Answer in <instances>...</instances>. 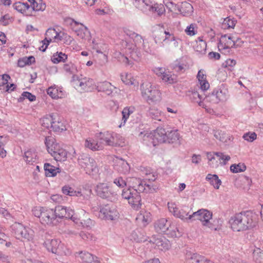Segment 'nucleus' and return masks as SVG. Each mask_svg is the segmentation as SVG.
Here are the masks:
<instances>
[{
  "instance_id": "1",
  "label": "nucleus",
  "mask_w": 263,
  "mask_h": 263,
  "mask_svg": "<svg viewBox=\"0 0 263 263\" xmlns=\"http://www.w3.org/2000/svg\"><path fill=\"white\" fill-rule=\"evenodd\" d=\"M257 223L256 215L249 211L236 213L229 220L231 229L237 232L251 229L255 227Z\"/></svg>"
},
{
  "instance_id": "2",
  "label": "nucleus",
  "mask_w": 263,
  "mask_h": 263,
  "mask_svg": "<svg viewBox=\"0 0 263 263\" xmlns=\"http://www.w3.org/2000/svg\"><path fill=\"white\" fill-rule=\"evenodd\" d=\"M45 144L49 154L57 161H64L67 158V152L57 143L55 139L51 136L45 138Z\"/></svg>"
},
{
  "instance_id": "3",
  "label": "nucleus",
  "mask_w": 263,
  "mask_h": 263,
  "mask_svg": "<svg viewBox=\"0 0 263 263\" xmlns=\"http://www.w3.org/2000/svg\"><path fill=\"white\" fill-rule=\"evenodd\" d=\"M54 211L56 218L70 219L75 223L80 224L83 227H89V224H91V220L89 218L87 220V224H86L85 222L81 221L75 216L74 210L70 207L58 205L55 206Z\"/></svg>"
},
{
  "instance_id": "4",
  "label": "nucleus",
  "mask_w": 263,
  "mask_h": 263,
  "mask_svg": "<svg viewBox=\"0 0 263 263\" xmlns=\"http://www.w3.org/2000/svg\"><path fill=\"white\" fill-rule=\"evenodd\" d=\"M141 90L143 98L148 103L157 102L161 99L160 90L151 83H143L141 85Z\"/></svg>"
},
{
  "instance_id": "5",
  "label": "nucleus",
  "mask_w": 263,
  "mask_h": 263,
  "mask_svg": "<svg viewBox=\"0 0 263 263\" xmlns=\"http://www.w3.org/2000/svg\"><path fill=\"white\" fill-rule=\"evenodd\" d=\"M79 165L83 168L86 174L95 176L99 173V168L95 160L90 158L88 155L83 154L80 155L78 159Z\"/></svg>"
},
{
  "instance_id": "6",
  "label": "nucleus",
  "mask_w": 263,
  "mask_h": 263,
  "mask_svg": "<svg viewBox=\"0 0 263 263\" xmlns=\"http://www.w3.org/2000/svg\"><path fill=\"white\" fill-rule=\"evenodd\" d=\"M192 221L199 220L204 226L207 227L212 230H217L219 228L213 222L210 221L212 219V213L208 210L201 209L196 212L192 213Z\"/></svg>"
},
{
  "instance_id": "7",
  "label": "nucleus",
  "mask_w": 263,
  "mask_h": 263,
  "mask_svg": "<svg viewBox=\"0 0 263 263\" xmlns=\"http://www.w3.org/2000/svg\"><path fill=\"white\" fill-rule=\"evenodd\" d=\"M169 211L176 217L179 218L184 221H192V213L191 209L188 206H184L179 209L175 203H168Z\"/></svg>"
},
{
  "instance_id": "8",
  "label": "nucleus",
  "mask_w": 263,
  "mask_h": 263,
  "mask_svg": "<svg viewBox=\"0 0 263 263\" xmlns=\"http://www.w3.org/2000/svg\"><path fill=\"white\" fill-rule=\"evenodd\" d=\"M97 195L103 199L112 201L117 199V192L112 186L108 183H99L95 189Z\"/></svg>"
},
{
  "instance_id": "9",
  "label": "nucleus",
  "mask_w": 263,
  "mask_h": 263,
  "mask_svg": "<svg viewBox=\"0 0 263 263\" xmlns=\"http://www.w3.org/2000/svg\"><path fill=\"white\" fill-rule=\"evenodd\" d=\"M141 192L135 189L128 188L122 191V196L128 200V203L133 209L138 210L141 205Z\"/></svg>"
},
{
  "instance_id": "10",
  "label": "nucleus",
  "mask_w": 263,
  "mask_h": 263,
  "mask_svg": "<svg viewBox=\"0 0 263 263\" xmlns=\"http://www.w3.org/2000/svg\"><path fill=\"white\" fill-rule=\"evenodd\" d=\"M94 212L98 211V217L102 219L114 220L119 217V213L114 205L106 204L100 208H93Z\"/></svg>"
},
{
  "instance_id": "11",
  "label": "nucleus",
  "mask_w": 263,
  "mask_h": 263,
  "mask_svg": "<svg viewBox=\"0 0 263 263\" xmlns=\"http://www.w3.org/2000/svg\"><path fill=\"white\" fill-rule=\"evenodd\" d=\"M44 246L49 252L54 254L67 255L69 253L64 245L58 239H47L44 242Z\"/></svg>"
},
{
  "instance_id": "12",
  "label": "nucleus",
  "mask_w": 263,
  "mask_h": 263,
  "mask_svg": "<svg viewBox=\"0 0 263 263\" xmlns=\"http://www.w3.org/2000/svg\"><path fill=\"white\" fill-rule=\"evenodd\" d=\"M46 37L42 41L43 45L40 47V50L45 51L47 48L48 45L52 41H61L62 40L65 33L63 32H58L54 28H49L45 33Z\"/></svg>"
},
{
  "instance_id": "13",
  "label": "nucleus",
  "mask_w": 263,
  "mask_h": 263,
  "mask_svg": "<svg viewBox=\"0 0 263 263\" xmlns=\"http://www.w3.org/2000/svg\"><path fill=\"white\" fill-rule=\"evenodd\" d=\"M154 72L165 83L172 84L177 82L176 76L167 71L164 68L156 67L154 68Z\"/></svg>"
},
{
  "instance_id": "14",
  "label": "nucleus",
  "mask_w": 263,
  "mask_h": 263,
  "mask_svg": "<svg viewBox=\"0 0 263 263\" xmlns=\"http://www.w3.org/2000/svg\"><path fill=\"white\" fill-rule=\"evenodd\" d=\"M147 137L152 139V143L154 146L159 143H164L167 141V133L162 127H158L153 134Z\"/></svg>"
},
{
  "instance_id": "15",
  "label": "nucleus",
  "mask_w": 263,
  "mask_h": 263,
  "mask_svg": "<svg viewBox=\"0 0 263 263\" xmlns=\"http://www.w3.org/2000/svg\"><path fill=\"white\" fill-rule=\"evenodd\" d=\"M116 134L111 132H100L96 135V137L99 140L101 145L113 146L116 144L115 137Z\"/></svg>"
},
{
  "instance_id": "16",
  "label": "nucleus",
  "mask_w": 263,
  "mask_h": 263,
  "mask_svg": "<svg viewBox=\"0 0 263 263\" xmlns=\"http://www.w3.org/2000/svg\"><path fill=\"white\" fill-rule=\"evenodd\" d=\"M233 36L225 34L222 35L218 45L219 50L222 53L229 52L231 48L234 47Z\"/></svg>"
},
{
  "instance_id": "17",
  "label": "nucleus",
  "mask_w": 263,
  "mask_h": 263,
  "mask_svg": "<svg viewBox=\"0 0 263 263\" xmlns=\"http://www.w3.org/2000/svg\"><path fill=\"white\" fill-rule=\"evenodd\" d=\"M96 87L98 91L102 92L108 96L112 97L117 93V87L108 81L98 82Z\"/></svg>"
},
{
  "instance_id": "18",
  "label": "nucleus",
  "mask_w": 263,
  "mask_h": 263,
  "mask_svg": "<svg viewBox=\"0 0 263 263\" xmlns=\"http://www.w3.org/2000/svg\"><path fill=\"white\" fill-rule=\"evenodd\" d=\"M76 257L82 263H100L98 258L86 251H81L75 253Z\"/></svg>"
},
{
  "instance_id": "19",
  "label": "nucleus",
  "mask_w": 263,
  "mask_h": 263,
  "mask_svg": "<svg viewBox=\"0 0 263 263\" xmlns=\"http://www.w3.org/2000/svg\"><path fill=\"white\" fill-rule=\"evenodd\" d=\"M41 222L43 224H55L57 222L54 210L45 208L41 218Z\"/></svg>"
},
{
  "instance_id": "20",
  "label": "nucleus",
  "mask_w": 263,
  "mask_h": 263,
  "mask_svg": "<svg viewBox=\"0 0 263 263\" xmlns=\"http://www.w3.org/2000/svg\"><path fill=\"white\" fill-rule=\"evenodd\" d=\"M155 3L153 0H135L134 5L143 13L149 15L150 10Z\"/></svg>"
},
{
  "instance_id": "21",
  "label": "nucleus",
  "mask_w": 263,
  "mask_h": 263,
  "mask_svg": "<svg viewBox=\"0 0 263 263\" xmlns=\"http://www.w3.org/2000/svg\"><path fill=\"white\" fill-rule=\"evenodd\" d=\"M164 38L162 42V46L165 44L170 45L171 43H172V46L175 48L179 46V43L181 41L179 38L176 37L173 33L168 30L164 31Z\"/></svg>"
},
{
  "instance_id": "22",
  "label": "nucleus",
  "mask_w": 263,
  "mask_h": 263,
  "mask_svg": "<svg viewBox=\"0 0 263 263\" xmlns=\"http://www.w3.org/2000/svg\"><path fill=\"white\" fill-rule=\"evenodd\" d=\"M114 169L120 173L126 174L130 171L129 164L122 158H117L115 161Z\"/></svg>"
},
{
  "instance_id": "23",
  "label": "nucleus",
  "mask_w": 263,
  "mask_h": 263,
  "mask_svg": "<svg viewBox=\"0 0 263 263\" xmlns=\"http://www.w3.org/2000/svg\"><path fill=\"white\" fill-rule=\"evenodd\" d=\"M126 180L128 188L135 189L139 192H143L145 190L144 182L141 179L136 177H128L126 178Z\"/></svg>"
},
{
  "instance_id": "24",
  "label": "nucleus",
  "mask_w": 263,
  "mask_h": 263,
  "mask_svg": "<svg viewBox=\"0 0 263 263\" xmlns=\"http://www.w3.org/2000/svg\"><path fill=\"white\" fill-rule=\"evenodd\" d=\"M253 251V258L257 263H263V246L259 242L254 243Z\"/></svg>"
},
{
  "instance_id": "25",
  "label": "nucleus",
  "mask_w": 263,
  "mask_h": 263,
  "mask_svg": "<svg viewBox=\"0 0 263 263\" xmlns=\"http://www.w3.org/2000/svg\"><path fill=\"white\" fill-rule=\"evenodd\" d=\"M151 241L155 245V248L161 251L167 250L170 247L169 241L161 236L153 238Z\"/></svg>"
},
{
  "instance_id": "26",
  "label": "nucleus",
  "mask_w": 263,
  "mask_h": 263,
  "mask_svg": "<svg viewBox=\"0 0 263 263\" xmlns=\"http://www.w3.org/2000/svg\"><path fill=\"white\" fill-rule=\"evenodd\" d=\"M155 229L158 233H166L169 229L172 228L171 223L165 218H161L155 223Z\"/></svg>"
},
{
  "instance_id": "27",
  "label": "nucleus",
  "mask_w": 263,
  "mask_h": 263,
  "mask_svg": "<svg viewBox=\"0 0 263 263\" xmlns=\"http://www.w3.org/2000/svg\"><path fill=\"white\" fill-rule=\"evenodd\" d=\"M171 68L174 72L181 73L189 69V66L183 59L177 60L171 65Z\"/></svg>"
},
{
  "instance_id": "28",
  "label": "nucleus",
  "mask_w": 263,
  "mask_h": 263,
  "mask_svg": "<svg viewBox=\"0 0 263 263\" xmlns=\"http://www.w3.org/2000/svg\"><path fill=\"white\" fill-rule=\"evenodd\" d=\"M94 81L92 79L84 78L81 80H78L75 83V86L77 88L80 87L84 91H89L94 85Z\"/></svg>"
},
{
  "instance_id": "29",
  "label": "nucleus",
  "mask_w": 263,
  "mask_h": 263,
  "mask_svg": "<svg viewBox=\"0 0 263 263\" xmlns=\"http://www.w3.org/2000/svg\"><path fill=\"white\" fill-rule=\"evenodd\" d=\"M51 129L56 132H60L66 129L64 120L56 114H55Z\"/></svg>"
},
{
  "instance_id": "30",
  "label": "nucleus",
  "mask_w": 263,
  "mask_h": 263,
  "mask_svg": "<svg viewBox=\"0 0 263 263\" xmlns=\"http://www.w3.org/2000/svg\"><path fill=\"white\" fill-rule=\"evenodd\" d=\"M64 71L67 74L72 76V80L75 81L76 74L78 72L77 65L72 62H69L64 64L63 67Z\"/></svg>"
},
{
  "instance_id": "31",
  "label": "nucleus",
  "mask_w": 263,
  "mask_h": 263,
  "mask_svg": "<svg viewBox=\"0 0 263 263\" xmlns=\"http://www.w3.org/2000/svg\"><path fill=\"white\" fill-rule=\"evenodd\" d=\"M197 78L200 88L202 91H205L210 88V84L206 79V75L203 70L200 69L198 71Z\"/></svg>"
},
{
  "instance_id": "32",
  "label": "nucleus",
  "mask_w": 263,
  "mask_h": 263,
  "mask_svg": "<svg viewBox=\"0 0 263 263\" xmlns=\"http://www.w3.org/2000/svg\"><path fill=\"white\" fill-rule=\"evenodd\" d=\"M151 214L149 212L142 210L137 215L136 220L138 223L146 226L151 221Z\"/></svg>"
},
{
  "instance_id": "33",
  "label": "nucleus",
  "mask_w": 263,
  "mask_h": 263,
  "mask_svg": "<svg viewBox=\"0 0 263 263\" xmlns=\"http://www.w3.org/2000/svg\"><path fill=\"white\" fill-rule=\"evenodd\" d=\"M135 107L133 106H126L123 108L122 111L121 122L119 125V127L121 128L125 125L129 116L135 111Z\"/></svg>"
},
{
  "instance_id": "34",
  "label": "nucleus",
  "mask_w": 263,
  "mask_h": 263,
  "mask_svg": "<svg viewBox=\"0 0 263 263\" xmlns=\"http://www.w3.org/2000/svg\"><path fill=\"white\" fill-rule=\"evenodd\" d=\"M130 37L134 38L136 42H139L142 43L143 48L146 52H151L152 49L149 46V43L147 40H144L139 34L135 32H131L129 34L127 33Z\"/></svg>"
},
{
  "instance_id": "35",
  "label": "nucleus",
  "mask_w": 263,
  "mask_h": 263,
  "mask_svg": "<svg viewBox=\"0 0 263 263\" xmlns=\"http://www.w3.org/2000/svg\"><path fill=\"white\" fill-rule=\"evenodd\" d=\"M204 257L197 253L189 252L185 255V263H201Z\"/></svg>"
},
{
  "instance_id": "36",
  "label": "nucleus",
  "mask_w": 263,
  "mask_h": 263,
  "mask_svg": "<svg viewBox=\"0 0 263 263\" xmlns=\"http://www.w3.org/2000/svg\"><path fill=\"white\" fill-rule=\"evenodd\" d=\"M47 92L53 99L61 98L64 96L62 88L58 87L55 85L49 87Z\"/></svg>"
},
{
  "instance_id": "37",
  "label": "nucleus",
  "mask_w": 263,
  "mask_h": 263,
  "mask_svg": "<svg viewBox=\"0 0 263 263\" xmlns=\"http://www.w3.org/2000/svg\"><path fill=\"white\" fill-rule=\"evenodd\" d=\"M214 136L217 139L223 143H228L233 140V137L232 136L227 134L221 130H214Z\"/></svg>"
},
{
  "instance_id": "38",
  "label": "nucleus",
  "mask_w": 263,
  "mask_h": 263,
  "mask_svg": "<svg viewBox=\"0 0 263 263\" xmlns=\"http://www.w3.org/2000/svg\"><path fill=\"white\" fill-rule=\"evenodd\" d=\"M24 159L28 164H33L37 162L38 157L35 151L30 149L25 153Z\"/></svg>"
},
{
  "instance_id": "39",
  "label": "nucleus",
  "mask_w": 263,
  "mask_h": 263,
  "mask_svg": "<svg viewBox=\"0 0 263 263\" xmlns=\"http://www.w3.org/2000/svg\"><path fill=\"white\" fill-rule=\"evenodd\" d=\"M216 95L219 102L226 101L229 97L228 90L223 85L217 89H215Z\"/></svg>"
},
{
  "instance_id": "40",
  "label": "nucleus",
  "mask_w": 263,
  "mask_h": 263,
  "mask_svg": "<svg viewBox=\"0 0 263 263\" xmlns=\"http://www.w3.org/2000/svg\"><path fill=\"white\" fill-rule=\"evenodd\" d=\"M45 175L47 177H54L60 173V168L51 165L49 163H45L44 165Z\"/></svg>"
},
{
  "instance_id": "41",
  "label": "nucleus",
  "mask_w": 263,
  "mask_h": 263,
  "mask_svg": "<svg viewBox=\"0 0 263 263\" xmlns=\"http://www.w3.org/2000/svg\"><path fill=\"white\" fill-rule=\"evenodd\" d=\"M205 180L209 181L210 184L215 189H219L220 185L221 184V181L219 179L217 175H212L208 174L206 177Z\"/></svg>"
},
{
  "instance_id": "42",
  "label": "nucleus",
  "mask_w": 263,
  "mask_h": 263,
  "mask_svg": "<svg viewBox=\"0 0 263 263\" xmlns=\"http://www.w3.org/2000/svg\"><path fill=\"white\" fill-rule=\"evenodd\" d=\"M62 192L70 196L80 197L83 196L81 190H75L73 187L68 185H65L62 187Z\"/></svg>"
},
{
  "instance_id": "43",
  "label": "nucleus",
  "mask_w": 263,
  "mask_h": 263,
  "mask_svg": "<svg viewBox=\"0 0 263 263\" xmlns=\"http://www.w3.org/2000/svg\"><path fill=\"white\" fill-rule=\"evenodd\" d=\"M167 141L168 143H180V136L178 132V130H172L170 132H167Z\"/></svg>"
},
{
  "instance_id": "44",
  "label": "nucleus",
  "mask_w": 263,
  "mask_h": 263,
  "mask_svg": "<svg viewBox=\"0 0 263 263\" xmlns=\"http://www.w3.org/2000/svg\"><path fill=\"white\" fill-rule=\"evenodd\" d=\"M165 12V9L162 4L155 3L150 10L149 14H155L157 16H160Z\"/></svg>"
},
{
  "instance_id": "45",
  "label": "nucleus",
  "mask_w": 263,
  "mask_h": 263,
  "mask_svg": "<svg viewBox=\"0 0 263 263\" xmlns=\"http://www.w3.org/2000/svg\"><path fill=\"white\" fill-rule=\"evenodd\" d=\"M85 146L92 151H99L103 148V145L100 142H96L92 139H86L85 142Z\"/></svg>"
},
{
  "instance_id": "46",
  "label": "nucleus",
  "mask_w": 263,
  "mask_h": 263,
  "mask_svg": "<svg viewBox=\"0 0 263 263\" xmlns=\"http://www.w3.org/2000/svg\"><path fill=\"white\" fill-rule=\"evenodd\" d=\"M21 236H18V239H25L27 241H31L34 237V231L28 227H24V230H23L22 233L20 234Z\"/></svg>"
},
{
  "instance_id": "47",
  "label": "nucleus",
  "mask_w": 263,
  "mask_h": 263,
  "mask_svg": "<svg viewBox=\"0 0 263 263\" xmlns=\"http://www.w3.org/2000/svg\"><path fill=\"white\" fill-rule=\"evenodd\" d=\"M31 4L32 9L35 11H43L45 10L46 5L42 0H28Z\"/></svg>"
},
{
  "instance_id": "48",
  "label": "nucleus",
  "mask_w": 263,
  "mask_h": 263,
  "mask_svg": "<svg viewBox=\"0 0 263 263\" xmlns=\"http://www.w3.org/2000/svg\"><path fill=\"white\" fill-rule=\"evenodd\" d=\"M196 42L195 50L201 53H205L206 49V43L203 40V37H198Z\"/></svg>"
},
{
  "instance_id": "49",
  "label": "nucleus",
  "mask_w": 263,
  "mask_h": 263,
  "mask_svg": "<svg viewBox=\"0 0 263 263\" xmlns=\"http://www.w3.org/2000/svg\"><path fill=\"white\" fill-rule=\"evenodd\" d=\"M11 229L12 234L18 239V236H21L20 234L24 230V226L20 223L15 222L11 226Z\"/></svg>"
},
{
  "instance_id": "50",
  "label": "nucleus",
  "mask_w": 263,
  "mask_h": 263,
  "mask_svg": "<svg viewBox=\"0 0 263 263\" xmlns=\"http://www.w3.org/2000/svg\"><path fill=\"white\" fill-rule=\"evenodd\" d=\"M190 98L192 102L197 103L200 106L204 107V104L202 101L203 97L198 92L196 91H192L190 95Z\"/></svg>"
},
{
  "instance_id": "51",
  "label": "nucleus",
  "mask_w": 263,
  "mask_h": 263,
  "mask_svg": "<svg viewBox=\"0 0 263 263\" xmlns=\"http://www.w3.org/2000/svg\"><path fill=\"white\" fill-rule=\"evenodd\" d=\"M13 7L17 11L26 14L27 11L30 9V6L27 3H24L20 2L15 3Z\"/></svg>"
},
{
  "instance_id": "52",
  "label": "nucleus",
  "mask_w": 263,
  "mask_h": 263,
  "mask_svg": "<svg viewBox=\"0 0 263 263\" xmlns=\"http://www.w3.org/2000/svg\"><path fill=\"white\" fill-rule=\"evenodd\" d=\"M67 59V55L62 52H57L51 58V61L54 64L65 62Z\"/></svg>"
},
{
  "instance_id": "53",
  "label": "nucleus",
  "mask_w": 263,
  "mask_h": 263,
  "mask_svg": "<svg viewBox=\"0 0 263 263\" xmlns=\"http://www.w3.org/2000/svg\"><path fill=\"white\" fill-rule=\"evenodd\" d=\"M55 114L46 116L41 119L42 125L48 129L51 128Z\"/></svg>"
},
{
  "instance_id": "54",
  "label": "nucleus",
  "mask_w": 263,
  "mask_h": 263,
  "mask_svg": "<svg viewBox=\"0 0 263 263\" xmlns=\"http://www.w3.org/2000/svg\"><path fill=\"white\" fill-rule=\"evenodd\" d=\"M149 116L153 119L162 121L164 119V115L163 113L158 109L152 108L149 110Z\"/></svg>"
},
{
  "instance_id": "55",
  "label": "nucleus",
  "mask_w": 263,
  "mask_h": 263,
  "mask_svg": "<svg viewBox=\"0 0 263 263\" xmlns=\"http://www.w3.org/2000/svg\"><path fill=\"white\" fill-rule=\"evenodd\" d=\"M121 80L126 85H133L138 87V83L132 77L130 74L121 75Z\"/></svg>"
},
{
  "instance_id": "56",
  "label": "nucleus",
  "mask_w": 263,
  "mask_h": 263,
  "mask_svg": "<svg viewBox=\"0 0 263 263\" xmlns=\"http://www.w3.org/2000/svg\"><path fill=\"white\" fill-rule=\"evenodd\" d=\"M215 156L218 158L220 163L222 165H226L228 161H229L231 157L229 155H225L221 152H215Z\"/></svg>"
},
{
  "instance_id": "57",
  "label": "nucleus",
  "mask_w": 263,
  "mask_h": 263,
  "mask_svg": "<svg viewBox=\"0 0 263 263\" xmlns=\"http://www.w3.org/2000/svg\"><path fill=\"white\" fill-rule=\"evenodd\" d=\"M246 170V166L244 163H239L237 164H234L230 166V170L234 173L244 172Z\"/></svg>"
},
{
  "instance_id": "58",
  "label": "nucleus",
  "mask_w": 263,
  "mask_h": 263,
  "mask_svg": "<svg viewBox=\"0 0 263 263\" xmlns=\"http://www.w3.org/2000/svg\"><path fill=\"white\" fill-rule=\"evenodd\" d=\"M215 153L209 152L206 153L207 159L209 161V165L213 168H216L218 166L217 161H216L215 162H214L215 160Z\"/></svg>"
},
{
  "instance_id": "59",
  "label": "nucleus",
  "mask_w": 263,
  "mask_h": 263,
  "mask_svg": "<svg viewBox=\"0 0 263 263\" xmlns=\"http://www.w3.org/2000/svg\"><path fill=\"white\" fill-rule=\"evenodd\" d=\"M204 100L212 104H217L219 102V100L216 95L215 90H214L211 93H209L208 95H206L204 97Z\"/></svg>"
},
{
  "instance_id": "60",
  "label": "nucleus",
  "mask_w": 263,
  "mask_h": 263,
  "mask_svg": "<svg viewBox=\"0 0 263 263\" xmlns=\"http://www.w3.org/2000/svg\"><path fill=\"white\" fill-rule=\"evenodd\" d=\"M164 35V31L160 29L159 30L156 31L154 34V41L156 44H158L159 43H161L163 42V39Z\"/></svg>"
},
{
  "instance_id": "61",
  "label": "nucleus",
  "mask_w": 263,
  "mask_h": 263,
  "mask_svg": "<svg viewBox=\"0 0 263 263\" xmlns=\"http://www.w3.org/2000/svg\"><path fill=\"white\" fill-rule=\"evenodd\" d=\"M10 79V77L7 74H4L0 76V89H4L6 85L8 84L9 80Z\"/></svg>"
},
{
  "instance_id": "62",
  "label": "nucleus",
  "mask_w": 263,
  "mask_h": 263,
  "mask_svg": "<svg viewBox=\"0 0 263 263\" xmlns=\"http://www.w3.org/2000/svg\"><path fill=\"white\" fill-rule=\"evenodd\" d=\"M25 98L28 99L30 101H33L35 100L36 97L34 95L29 92L24 91L22 93L21 97L18 99V101L21 102Z\"/></svg>"
},
{
  "instance_id": "63",
  "label": "nucleus",
  "mask_w": 263,
  "mask_h": 263,
  "mask_svg": "<svg viewBox=\"0 0 263 263\" xmlns=\"http://www.w3.org/2000/svg\"><path fill=\"white\" fill-rule=\"evenodd\" d=\"M144 187L145 190L143 192L153 193L156 192L158 187L157 185L151 184H146L144 182Z\"/></svg>"
},
{
  "instance_id": "64",
  "label": "nucleus",
  "mask_w": 263,
  "mask_h": 263,
  "mask_svg": "<svg viewBox=\"0 0 263 263\" xmlns=\"http://www.w3.org/2000/svg\"><path fill=\"white\" fill-rule=\"evenodd\" d=\"M242 138L249 142H252L257 138V135L254 132H248L245 133Z\"/></svg>"
}]
</instances>
